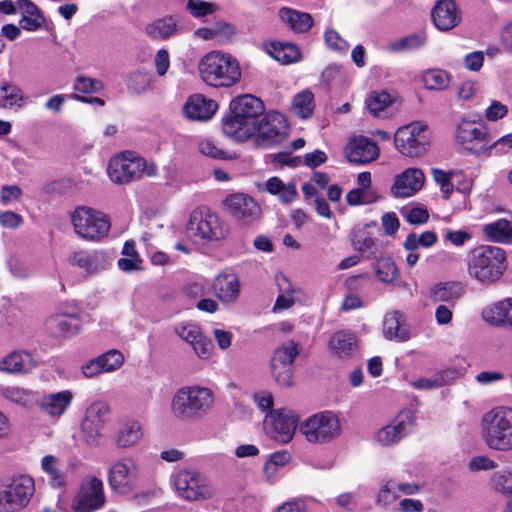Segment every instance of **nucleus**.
<instances>
[{"label":"nucleus","mask_w":512,"mask_h":512,"mask_svg":"<svg viewBox=\"0 0 512 512\" xmlns=\"http://www.w3.org/2000/svg\"><path fill=\"white\" fill-rule=\"evenodd\" d=\"M227 234V225L210 210L200 208L190 214L187 235L193 241H217L224 239Z\"/></svg>","instance_id":"obj_8"},{"label":"nucleus","mask_w":512,"mask_h":512,"mask_svg":"<svg viewBox=\"0 0 512 512\" xmlns=\"http://www.w3.org/2000/svg\"><path fill=\"white\" fill-rule=\"evenodd\" d=\"M493 488L502 494L512 493V472L508 470L498 471L491 478Z\"/></svg>","instance_id":"obj_53"},{"label":"nucleus","mask_w":512,"mask_h":512,"mask_svg":"<svg viewBox=\"0 0 512 512\" xmlns=\"http://www.w3.org/2000/svg\"><path fill=\"white\" fill-rule=\"evenodd\" d=\"M107 174L116 184H128L144 175L155 176L157 167L142 157L133 156L131 152H123L109 160Z\"/></svg>","instance_id":"obj_6"},{"label":"nucleus","mask_w":512,"mask_h":512,"mask_svg":"<svg viewBox=\"0 0 512 512\" xmlns=\"http://www.w3.org/2000/svg\"><path fill=\"white\" fill-rule=\"evenodd\" d=\"M394 144L402 155L418 157L424 154L429 145L426 126L420 122L401 126L394 135Z\"/></svg>","instance_id":"obj_13"},{"label":"nucleus","mask_w":512,"mask_h":512,"mask_svg":"<svg viewBox=\"0 0 512 512\" xmlns=\"http://www.w3.org/2000/svg\"><path fill=\"white\" fill-rule=\"evenodd\" d=\"M175 333L184 341L189 343L196 355L200 358H207L210 355L212 344L205 337L200 327L191 322H183L175 326Z\"/></svg>","instance_id":"obj_21"},{"label":"nucleus","mask_w":512,"mask_h":512,"mask_svg":"<svg viewBox=\"0 0 512 512\" xmlns=\"http://www.w3.org/2000/svg\"><path fill=\"white\" fill-rule=\"evenodd\" d=\"M287 122L279 112L272 111L256 124L257 144L261 146H272L281 143L286 137Z\"/></svg>","instance_id":"obj_16"},{"label":"nucleus","mask_w":512,"mask_h":512,"mask_svg":"<svg viewBox=\"0 0 512 512\" xmlns=\"http://www.w3.org/2000/svg\"><path fill=\"white\" fill-rule=\"evenodd\" d=\"M315 108L314 95L309 90L296 94L291 103V112L301 119L309 118Z\"/></svg>","instance_id":"obj_40"},{"label":"nucleus","mask_w":512,"mask_h":512,"mask_svg":"<svg viewBox=\"0 0 512 512\" xmlns=\"http://www.w3.org/2000/svg\"><path fill=\"white\" fill-rule=\"evenodd\" d=\"M57 462L55 456L46 455L41 461V467L49 475V482L53 487H62L65 484V476L57 469Z\"/></svg>","instance_id":"obj_45"},{"label":"nucleus","mask_w":512,"mask_h":512,"mask_svg":"<svg viewBox=\"0 0 512 512\" xmlns=\"http://www.w3.org/2000/svg\"><path fill=\"white\" fill-rule=\"evenodd\" d=\"M374 269L378 278L384 283L393 282L398 276V269L390 257L377 260Z\"/></svg>","instance_id":"obj_46"},{"label":"nucleus","mask_w":512,"mask_h":512,"mask_svg":"<svg viewBox=\"0 0 512 512\" xmlns=\"http://www.w3.org/2000/svg\"><path fill=\"white\" fill-rule=\"evenodd\" d=\"M217 109V102L212 99H207L202 94L190 96L183 107L185 116L190 120L197 121H207L211 119Z\"/></svg>","instance_id":"obj_24"},{"label":"nucleus","mask_w":512,"mask_h":512,"mask_svg":"<svg viewBox=\"0 0 512 512\" xmlns=\"http://www.w3.org/2000/svg\"><path fill=\"white\" fill-rule=\"evenodd\" d=\"M187 9L193 17L201 18L213 14L217 9V5L203 0H188Z\"/></svg>","instance_id":"obj_54"},{"label":"nucleus","mask_w":512,"mask_h":512,"mask_svg":"<svg viewBox=\"0 0 512 512\" xmlns=\"http://www.w3.org/2000/svg\"><path fill=\"white\" fill-rule=\"evenodd\" d=\"M18 9L21 14L19 21L21 28L27 31H36L42 27L45 18L31 0H18Z\"/></svg>","instance_id":"obj_32"},{"label":"nucleus","mask_w":512,"mask_h":512,"mask_svg":"<svg viewBox=\"0 0 512 512\" xmlns=\"http://www.w3.org/2000/svg\"><path fill=\"white\" fill-rule=\"evenodd\" d=\"M105 503L103 482L91 476L84 480L80 490L73 500L72 509L74 512H93L101 508Z\"/></svg>","instance_id":"obj_18"},{"label":"nucleus","mask_w":512,"mask_h":512,"mask_svg":"<svg viewBox=\"0 0 512 512\" xmlns=\"http://www.w3.org/2000/svg\"><path fill=\"white\" fill-rule=\"evenodd\" d=\"M483 232L493 242L512 243V222L506 219H499L484 225Z\"/></svg>","instance_id":"obj_38"},{"label":"nucleus","mask_w":512,"mask_h":512,"mask_svg":"<svg viewBox=\"0 0 512 512\" xmlns=\"http://www.w3.org/2000/svg\"><path fill=\"white\" fill-rule=\"evenodd\" d=\"M75 232L82 238L98 241L110 231V221L101 211L87 206L77 207L71 216Z\"/></svg>","instance_id":"obj_10"},{"label":"nucleus","mask_w":512,"mask_h":512,"mask_svg":"<svg viewBox=\"0 0 512 512\" xmlns=\"http://www.w3.org/2000/svg\"><path fill=\"white\" fill-rule=\"evenodd\" d=\"M145 32L152 38L168 39L177 32V24L172 17H164L149 24Z\"/></svg>","instance_id":"obj_41"},{"label":"nucleus","mask_w":512,"mask_h":512,"mask_svg":"<svg viewBox=\"0 0 512 512\" xmlns=\"http://www.w3.org/2000/svg\"><path fill=\"white\" fill-rule=\"evenodd\" d=\"M173 484L178 496L188 501L207 500L214 494L206 477L196 470H179L173 475Z\"/></svg>","instance_id":"obj_11"},{"label":"nucleus","mask_w":512,"mask_h":512,"mask_svg":"<svg viewBox=\"0 0 512 512\" xmlns=\"http://www.w3.org/2000/svg\"><path fill=\"white\" fill-rule=\"evenodd\" d=\"M392 104V98L387 92H371L366 99L367 109L374 116H379V113L384 111Z\"/></svg>","instance_id":"obj_49"},{"label":"nucleus","mask_w":512,"mask_h":512,"mask_svg":"<svg viewBox=\"0 0 512 512\" xmlns=\"http://www.w3.org/2000/svg\"><path fill=\"white\" fill-rule=\"evenodd\" d=\"M436 241L437 235L433 231H425L421 235L410 233L404 241V247L406 250L414 251L419 247H430Z\"/></svg>","instance_id":"obj_48"},{"label":"nucleus","mask_w":512,"mask_h":512,"mask_svg":"<svg viewBox=\"0 0 512 512\" xmlns=\"http://www.w3.org/2000/svg\"><path fill=\"white\" fill-rule=\"evenodd\" d=\"M213 404L211 389L198 385L184 386L171 402L173 414L181 419H196L205 414Z\"/></svg>","instance_id":"obj_5"},{"label":"nucleus","mask_w":512,"mask_h":512,"mask_svg":"<svg viewBox=\"0 0 512 512\" xmlns=\"http://www.w3.org/2000/svg\"><path fill=\"white\" fill-rule=\"evenodd\" d=\"M330 351L339 358H348L357 350L356 336L347 331H337L329 340Z\"/></svg>","instance_id":"obj_33"},{"label":"nucleus","mask_w":512,"mask_h":512,"mask_svg":"<svg viewBox=\"0 0 512 512\" xmlns=\"http://www.w3.org/2000/svg\"><path fill=\"white\" fill-rule=\"evenodd\" d=\"M80 321L76 315L56 314L51 316L46 326L50 333L56 337L74 335L79 330Z\"/></svg>","instance_id":"obj_31"},{"label":"nucleus","mask_w":512,"mask_h":512,"mask_svg":"<svg viewBox=\"0 0 512 512\" xmlns=\"http://www.w3.org/2000/svg\"><path fill=\"white\" fill-rule=\"evenodd\" d=\"M34 366L30 354L13 352L0 362V370L9 373H26Z\"/></svg>","instance_id":"obj_37"},{"label":"nucleus","mask_w":512,"mask_h":512,"mask_svg":"<svg viewBox=\"0 0 512 512\" xmlns=\"http://www.w3.org/2000/svg\"><path fill=\"white\" fill-rule=\"evenodd\" d=\"M305 509V501L301 498H295L283 503L274 512H305Z\"/></svg>","instance_id":"obj_64"},{"label":"nucleus","mask_w":512,"mask_h":512,"mask_svg":"<svg viewBox=\"0 0 512 512\" xmlns=\"http://www.w3.org/2000/svg\"><path fill=\"white\" fill-rule=\"evenodd\" d=\"M463 285L457 281H447L436 284L430 290V298L433 302H446L454 306L455 302L463 295Z\"/></svg>","instance_id":"obj_34"},{"label":"nucleus","mask_w":512,"mask_h":512,"mask_svg":"<svg viewBox=\"0 0 512 512\" xmlns=\"http://www.w3.org/2000/svg\"><path fill=\"white\" fill-rule=\"evenodd\" d=\"M507 114L508 107L497 100H492L484 112L485 118L488 121H497L504 118Z\"/></svg>","instance_id":"obj_60"},{"label":"nucleus","mask_w":512,"mask_h":512,"mask_svg":"<svg viewBox=\"0 0 512 512\" xmlns=\"http://www.w3.org/2000/svg\"><path fill=\"white\" fill-rule=\"evenodd\" d=\"M72 400V392L70 390H63L44 395L39 405L41 410L51 417H60L71 405Z\"/></svg>","instance_id":"obj_28"},{"label":"nucleus","mask_w":512,"mask_h":512,"mask_svg":"<svg viewBox=\"0 0 512 512\" xmlns=\"http://www.w3.org/2000/svg\"><path fill=\"white\" fill-rule=\"evenodd\" d=\"M110 414V406L104 402L92 403L85 413V419L98 427H104Z\"/></svg>","instance_id":"obj_47"},{"label":"nucleus","mask_w":512,"mask_h":512,"mask_svg":"<svg viewBox=\"0 0 512 512\" xmlns=\"http://www.w3.org/2000/svg\"><path fill=\"white\" fill-rule=\"evenodd\" d=\"M299 48L291 43H282L280 48H275L274 57L285 64L296 62L300 58Z\"/></svg>","instance_id":"obj_52"},{"label":"nucleus","mask_w":512,"mask_h":512,"mask_svg":"<svg viewBox=\"0 0 512 512\" xmlns=\"http://www.w3.org/2000/svg\"><path fill=\"white\" fill-rule=\"evenodd\" d=\"M468 467L470 471L475 472L480 470H492L497 467V464L487 456H476L470 460Z\"/></svg>","instance_id":"obj_63"},{"label":"nucleus","mask_w":512,"mask_h":512,"mask_svg":"<svg viewBox=\"0 0 512 512\" xmlns=\"http://www.w3.org/2000/svg\"><path fill=\"white\" fill-rule=\"evenodd\" d=\"M199 150L203 155L214 159L226 158V153L222 149L218 148L211 140L202 141L199 144Z\"/></svg>","instance_id":"obj_62"},{"label":"nucleus","mask_w":512,"mask_h":512,"mask_svg":"<svg viewBox=\"0 0 512 512\" xmlns=\"http://www.w3.org/2000/svg\"><path fill=\"white\" fill-rule=\"evenodd\" d=\"M224 204L232 217L241 225L250 226L261 218L260 205L249 195L243 193L229 195L225 198Z\"/></svg>","instance_id":"obj_17"},{"label":"nucleus","mask_w":512,"mask_h":512,"mask_svg":"<svg viewBox=\"0 0 512 512\" xmlns=\"http://www.w3.org/2000/svg\"><path fill=\"white\" fill-rule=\"evenodd\" d=\"M383 333L386 339L404 342L410 339V331L406 323V317L401 311H392L385 315L383 321Z\"/></svg>","instance_id":"obj_27"},{"label":"nucleus","mask_w":512,"mask_h":512,"mask_svg":"<svg viewBox=\"0 0 512 512\" xmlns=\"http://www.w3.org/2000/svg\"><path fill=\"white\" fill-rule=\"evenodd\" d=\"M102 429V427H98L84 418L81 423V431L85 443L92 447L98 446L101 439Z\"/></svg>","instance_id":"obj_55"},{"label":"nucleus","mask_w":512,"mask_h":512,"mask_svg":"<svg viewBox=\"0 0 512 512\" xmlns=\"http://www.w3.org/2000/svg\"><path fill=\"white\" fill-rule=\"evenodd\" d=\"M299 430L309 443L326 444L340 436L341 425L336 414L322 411L304 420Z\"/></svg>","instance_id":"obj_9"},{"label":"nucleus","mask_w":512,"mask_h":512,"mask_svg":"<svg viewBox=\"0 0 512 512\" xmlns=\"http://www.w3.org/2000/svg\"><path fill=\"white\" fill-rule=\"evenodd\" d=\"M434 25L442 31L454 28L460 22V12L454 0H440L432 10Z\"/></svg>","instance_id":"obj_25"},{"label":"nucleus","mask_w":512,"mask_h":512,"mask_svg":"<svg viewBox=\"0 0 512 512\" xmlns=\"http://www.w3.org/2000/svg\"><path fill=\"white\" fill-rule=\"evenodd\" d=\"M263 101L251 94L238 96L230 102L229 113L222 119L223 133L244 142L256 133L258 118L264 113Z\"/></svg>","instance_id":"obj_1"},{"label":"nucleus","mask_w":512,"mask_h":512,"mask_svg":"<svg viewBox=\"0 0 512 512\" xmlns=\"http://www.w3.org/2000/svg\"><path fill=\"white\" fill-rule=\"evenodd\" d=\"M104 372H111L118 369L124 362L122 353L118 350H109L97 357Z\"/></svg>","instance_id":"obj_50"},{"label":"nucleus","mask_w":512,"mask_h":512,"mask_svg":"<svg viewBox=\"0 0 512 512\" xmlns=\"http://www.w3.org/2000/svg\"><path fill=\"white\" fill-rule=\"evenodd\" d=\"M454 374L455 371L447 370L434 375L432 378H421L414 382V387L417 389H434L446 384L450 376Z\"/></svg>","instance_id":"obj_51"},{"label":"nucleus","mask_w":512,"mask_h":512,"mask_svg":"<svg viewBox=\"0 0 512 512\" xmlns=\"http://www.w3.org/2000/svg\"><path fill=\"white\" fill-rule=\"evenodd\" d=\"M457 140L465 149L477 153L486 154L488 152L489 139L487 136V127L475 122L462 120L457 129Z\"/></svg>","instance_id":"obj_19"},{"label":"nucleus","mask_w":512,"mask_h":512,"mask_svg":"<svg viewBox=\"0 0 512 512\" xmlns=\"http://www.w3.org/2000/svg\"><path fill=\"white\" fill-rule=\"evenodd\" d=\"M298 415L288 409L271 410L264 419L263 427L266 435L276 442L287 444L298 427Z\"/></svg>","instance_id":"obj_12"},{"label":"nucleus","mask_w":512,"mask_h":512,"mask_svg":"<svg viewBox=\"0 0 512 512\" xmlns=\"http://www.w3.org/2000/svg\"><path fill=\"white\" fill-rule=\"evenodd\" d=\"M35 493L32 477L22 474L0 481V512H20Z\"/></svg>","instance_id":"obj_7"},{"label":"nucleus","mask_w":512,"mask_h":512,"mask_svg":"<svg viewBox=\"0 0 512 512\" xmlns=\"http://www.w3.org/2000/svg\"><path fill=\"white\" fill-rule=\"evenodd\" d=\"M506 269V252L502 248L483 245L471 252L468 273L482 284L491 285L496 283L503 276Z\"/></svg>","instance_id":"obj_3"},{"label":"nucleus","mask_w":512,"mask_h":512,"mask_svg":"<svg viewBox=\"0 0 512 512\" xmlns=\"http://www.w3.org/2000/svg\"><path fill=\"white\" fill-rule=\"evenodd\" d=\"M212 27L215 40L219 43L230 42L236 33L235 27L228 22L217 21L212 25Z\"/></svg>","instance_id":"obj_57"},{"label":"nucleus","mask_w":512,"mask_h":512,"mask_svg":"<svg viewBox=\"0 0 512 512\" xmlns=\"http://www.w3.org/2000/svg\"><path fill=\"white\" fill-rule=\"evenodd\" d=\"M510 303L511 298H506L502 301L495 302L492 305L486 307L482 311L483 320L494 326H501L504 324L508 325Z\"/></svg>","instance_id":"obj_36"},{"label":"nucleus","mask_w":512,"mask_h":512,"mask_svg":"<svg viewBox=\"0 0 512 512\" xmlns=\"http://www.w3.org/2000/svg\"><path fill=\"white\" fill-rule=\"evenodd\" d=\"M266 190L272 194L277 195L279 200L284 204H289L294 201L297 196V189L295 184H285L278 177H271L266 182Z\"/></svg>","instance_id":"obj_39"},{"label":"nucleus","mask_w":512,"mask_h":512,"mask_svg":"<svg viewBox=\"0 0 512 512\" xmlns=\"http://www.w3.org/2000/svg\"><path fill=\"white\" fill-rule=\"evenodd\" d=\"M25 103V98L22 95L21 89L9 83L0 85V107L12 108L22 107Z\"/></svg>","instance_id":"obj_43"},{"label":"nucleus","mask_w":512,"mask_h":512,"mask_svg":"<svg viewBox=\"0 0 512 512\" xmlns=\"http://www.w3.org/2000/svg\"><path fill=\"white\" fill-rule=\"evenodd\" d=\"M214 295L223 303H234L240 295V283L234 273L219 274L212 283Z\"/></svg>","instance_id":"obj_26"},{"label":"nucleus","mask_w":512,"mask_h":512,"mask_svg":"<svg viewBox=\"0 0 512 512\" xmlns=\"http://www.w3.org/2000/svg\"><path fill=\"white\" fill-rule=\"evenodd\" d=\"M345 154L349 162L366 164L374 161L379 155L377 145L367 137L359 136L351 139L346 146Z\"/></svg>","instance_id":"obj_22"},{"label":"nucleus","mask_w":512,"mask_h":512,"mask_svg":"<svg viewBox=\"0 0 512 512\" xmlns=\"http://www.w3.org/2000/svg\"><path fill=\"white\" fill-rule=\"evenodd\" d=\"M413 422V413L409 410L402 411L389 425L378 431L376 439L383 446L396 444L409 433V426H412Z\"/></svg>","instance_id":"obj_20"},{"label":"nucleus","mask_w":512,"mask_h":512,"mask_svg":"<svg viewBox=\"0 0 512 512\" xmlns=\"http://www.w3.org/2000/svg\"><path fill=\"white\" fill-rule=\"evenodd\" d=\"M103 83L100 80L79 76L74 83V89L78 93L89 94L103 89Z\"/></svg>","instance_id":"obj_56"},{"label":"nucleus","mask_w":512,"mask_h":512,"mask_svg":"<svg viewBox=\"0 0 512 512\" xmlns=\"http://www.w3.org/2000/svg\"><path fill=\"white\" fill-rule=\"evenodd\" d=\"M279 18L296 33H305L313 25V18L309 13L300 12L288 7H282L279 10Z\"/></svg>","instance_id":"obj_35"},{"label":"nucleus","mask_w":512,"mask_h":512,"mask_svg":"<svg viewBox=\"0 0 512 512\" xmlns=\"http://www.w3.org/2000/svg\"><path fill=\"white\" fill-rule=\"evenodd\" d=\"M397 487L396 482L391 480L388 481L379 491L377 496V502L384 506L394 502L398 498L396 493Z\"/></svg>","instance_id":"obj_59"},{"label":"nucleus","mask_w":512,"mask_h":512,"mask_svg":"<svg viewBox=\"0 0 512 512\" xmlns=\"http://www.w3.org/2000/svg\"><path fill=\"white\" fill-rule=\"evenodd\" d=\"M200 79L213 88H230L241 79L238 60L229 53L211 51L198 62Z\"/></svg>","instance_id":"obj_2"},{"label":"nucleus","mask_w":512,"mask_h":512,"mask_svg":"<svg viewBox=\"0 0 512 512\" xmlns=\"http://www.w3.org/2000/svg\"><path fill=\"white\" fill-rule=\"evenodd\" d=\"M143 437L141 424L138 420L127 419L117 430L114 441L118 448H130L138 444Z\"/></svg>","instance_id":"obj_29"},{"label":"nucleus","mask_w":512,"mask_h":512,"mask_svg":"<svg viewBox=\"0 0 512 512\" xmlns=\"http://www.w3.org/2000/svg\"><path fill=\"white\" fill-rule=\"evenodd\" d=\"M69 261L90 274L99 273L106 267L105 256L100 251H76L71 254Z\"/></svg>","instance_id":"obj_30"},{"label":"nucleus","mask_w":512,"mask_h":512,"mask_svg":"<svg viewBox=\"0 0 512 512\" xmlns=\"http://www.w3.org/2000/svg\"><path fill=\"white\" fill-rule=\"evenodd\" d=\"M422 82L428 90H445L450 83V75L442 69H428L422 74Z\"/></svg>","instance_id":"obj_42"},{"label":"nucleus","mask_w":512,"mask_h":512,"mask_svg":"<svg viewBox=\"0 0 512 512\" xmlns=\"http://www.w3.org/2000/svg\"><path fill=\"white\" fill-rule=\"evenodd\" d=\"M426 42V35L422 32L412 33L406 37L398 39L389 45L393 52L415 50L422 47Z\"/></svg>","instance_id":"obj_44"},{"label":"nucleus","mask_w":512,"mask_h":512,"mask_svg":"<svg viewBox=\"0 0 512 512\" xmlns=\"http://www.w3.org/2000/svg\"><path fill=\"white\" fill-rule=\"evenodd\" d=\"M424 180V173L420 169L408 168L396 177L391 194L394 197H410L422 188Z\"/></svg>","instance_id":"obj_23"},{"label":"nucleus","mask_w":512,"mask_h":512,"mask_svg":"<svg viewBox=\"0 0 512 512\" xmlns=\"http://www.w3.org/2000/svg\"><path fill=\"white\" fill-rule=\"evenodd\" d=\"M482 436L491 449L512 450V408L498 407L482 418Z\"/></svg>","instance_id":"obj_4"},{"label":"nucleus","mask_w":512,"mask_h":512,"mask_svg":"<svg viewBox=\"0 0 512 512\" xmlns=\"http://www.w3.org/2000/svg\"><path fill=\"white\" fill-rule=\"evenodd\" d=\"M140 469L132 457H123L112 464L108 473L111 489L118 494H129L139 483Z\"/></svg>","instance_id":"obj_14"},{"label":"nucleus","mask_w":512,"mask_h":512,"mask_svg":"<svg viewBox=\"0 0 512 512\" xmlns=\"http://www.w3.org/2000/svg\"><path fill=\"white\" fill-rule=\"evenodd\" d=\"M325 42L330 49L340 53H346L349 44L335 30H327L324 35Z\"/></svg>","instance_id":"obj_58"},{"label":"nucleus","mask_w":512,"mask_h":512,"mask_svg":"<svg viewBox=\"0 0 512 512\" xmlns=\"http://www.w3.org/2000/svg\"><path fill=\"white\" fill-rule=\"evenodd\" d=\"M299 354L298 344L294 341L277 348L270 361L273 379L284 387L293 385L294 361Z\"/></svg>","instance_id":"obj_15"},{"label":"nucleus","mask_w":512,"mask_h":512,"mask_svg":"<svg viewBox=\"0 0 512 512\" xmlns=\"http://www.w3.org/2000/svg\"><path fill=\"white\" fill-rule=\"evenodd\" d=\"M154 65L156 68V72L160 77L166 75L170 67V57L166 49L158 50L154 58Z\"/></svg>","instance_id":"obj_61"}]
</instances>
